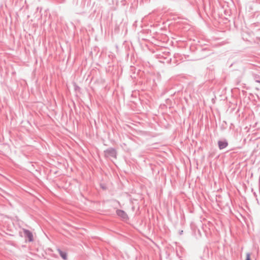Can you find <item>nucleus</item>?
<instances>
[{"label":"nucleus","mask_w":260,"mask_h":260,"mask_svg":"<svg viewBox=\"0 0 260 260\" xmlns=\"http://www.w3.org/2000/svg\"><path fill=\"white\" fill-rule=\"evenodd\" d=\"M218 144L220 149H224L228 146V142L226 141H219Z\"/></svg>","instance_id":"obj_3"},{"label":"nucleus","mask_w":260,"mask_h":260,"mask_svg":"<svg viewBox=\"0 0 260 260\" xmlns=\"http://www.w3.org/2000/svg\"><path fill=\"white\" fill-rule=\"evenodd\" d=\"M246 260H250V254L249 253H246Z\"/></svg>","instance_id":"obj_6"},{"label":"nucleus","mask_w":260,"mask_h":260,"mask_svg":"<svg viewBox=\"0 0 260 260\" xmlns=\"http://www.w3.org/2000/svg\"><path fill=\"white\" fill-rule=\"evenodd\" d=\"M60 256L64 260L67 259V253L65 251H61L60 249H57Z\"/></svg>","instance_id":"obj_5"},{"label":"nucleus","mask_w":260,"mask_h":260,"mask_svg":"<svg viewBox=\"0 0 260 260\" xmlns=\"http://www.w3.org/2000/svg\"><path fill=\"white\" fill-rule=\"evenodd\" d=\"M23 231L25 235L28 237L29 241H32L33 240V236L31 232L27 230H24Z\"/></svg>","instance_id":"obj_4"},{"label":"nucleus","mask_w":260,"mask_h":260,"mask_svg":"<svg viewBox=\"0 0 260 260\" xmlns=\"http://www.w3.org/2000/svg\"><path fill=\"white\" fill-rule=\"evenodd\" d=\"M116 213L123 220H126L128 219V216H127L126 213L123 210H117L116 211Z\"/></svg>","instance_id":"obj_2"},{"label":"nucleus","mask_w":260,"mask_h":260,"mask_svg":"<svg viewBox=\"0 0 260 260\" xmlns=\"http://www.w3.org/2000/svg\"><path fill=\"white\" fill-rule=\"evenodd\" d=\"M105 156L110 158H116V152L113 148H109L105 151Z\"/></svg>","instance_id":"obj_1"},{"label":"nucleus","mask_w":260,"mask_h":260,"mask_svg":"<svg viewBox=\"0 0 260 260\" xmlns=\"http://www.w3.org/2000/svg\"><path fill=\"white\" fill-rule=\"evenodd\" d=\"M256 82L257 83H260V80H256Z\"/></svg>","instance_id":"obj_7"}]
</instances>
